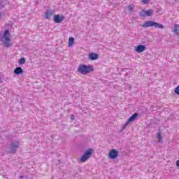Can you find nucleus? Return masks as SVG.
<instances>
[{"label": "nucleus", "instance_id": "obj_13", "mask_svg": "<svg viewBox=\"0 0 179 179\" xmlns=\"http://www.w3.org/2000/svg\"><path fill=\"white\" fill-rule=\"evenodd\" d=\"M14 73L15 75H22V73H23V69L20 66L16 67L14 69Z\"/></svg>", "mask_w": 179, "mask_h": 179}, {"label": "nucleus", "instance_id": "obj_10", "mask_svg": "<svg viewBox=\"0 0 179 179\" xmlns=\"http://www.w3.org/2000/svg\"><path fill=\"white\" fill-rule=\"evenodd\" d=\"M136 52L141 54V52H143V51H146V46L143 45H138L136 47Z\"/></svg>", "mask_w": 179, "mask_h": 179}, {"label": "nucleus", "instance_id": "obj_21", "mask_svg": "<svg viewBox=\"0 0 179 179\" xmlns=\"http://www.w3.org/2000/svg\"><path fill=\"white\" fill-rule=\"evenodd\" d=\"M128 10H129V12H132V10H134V7L131 5H129Z\"/></svg>", "mask_w": 179, "mask_h": 179}, {"label": "nucleus", "instance_id": "obj_11", "mask_svg": "<svg viewBox=\"0 0 179 179\" xmlns=\"http://www.w3.org/2000/svg\"><path fill=\"white\" fill-rule=\"evenodd\" d=\"M88 58L91 61H96V59H99V54L94 53V52H92V53H90L89 55Z\"/></svg>", "mask_w": 179, "mask_h": 179}, {"label": "nucleus", "instance_id": "obj_18", "mask_svg": "<svg viewBox=\"0 0 179 179\" xmlns=\"http://www.w3.org/2000/svg\"><path fill=\"white\" fill-rule=\"evenodd\" d=\"M26 64V59L24 57H22L19 59V64L20 65H24Z\"/></svg>", "mask_w": 179, "mask_h": 179}, {"label": "nucleus", "instance_id": "obj_16", "mask_svg": "<svg viewBox=\"0 0 179 179\" xmlns=\"http://www.w3.org/2000/svg\"><path fill=\"white\" fill-rule=\"evenodd\" d=\"M74 43H75V38L70 37L69 38V47H72Z\"/></svg>", "mask_w": 179, "mask_h": 179}, {"label": "nucleus", "instance_id": "obj_27", "mask_svg": "<svg viewBox=\"0 0 179 179\" xmlns=\"http://www.w3.org/2000/svg\"><path fill=\"white\" fill-rule=\"evenodd\" d=\"M0 80H1V77H0Z\"/></svg>", "mask_w": 179, "mask_h": 179}, {"label": "nucleus", "instance_id": "obj_6", "mask_svg": "<svg viewBox=\"0 0 179 179\" xmlns=\"http://www.w3.org/2000/svg\"><path fill=\"white\" fill-rule=\"evenodd\" d=\"M64 20H65V16L62 15H61L59 14H55L53 17V22H55V23H62Z\"/></svg>", "mask_w": 179, "mask_h": 179}, {"label": "nucleus", "instance_id": "obj_14", "mask_svg": "<svg viewBox=\"0 0 179 179\" xmlns=\"http://www.w3.org/2000/svg\"><path fill=\"white\" fill-rule=\"evenodd\" d=\"M138 115H139V113H134L129 119L128 120L132 122L133 121H135L136 118H138Z\"/></svg>", "mask_w": 179, "mask_h": 179}, {"label": "nucleus", "instance_id": "obj_19", "mask_svg": "<svg viewBox=\"0 0 179 179\" xmlns=\"http://www.w3.org/2000/svg\"><path fill=\"white\" fill-rule=\"evenodd\" d=\"M129 122H131V121H129L128 119L126 123L123 125L122 129H127V127H128V125L129 124Z\"/></svg>", "mask_w": 179, "mask_h": 179}, {"label": "nucleus", "instance_id": "obj_20", "mask_svg": "<svg viewBox=\"0 0 179 179\" xmlns=\"http://www.w3.org/2000/svg\"><path fill=\"white\" fill-rule=\"evenodd\" d=\"M174 92H175L176 94H178V96H179V85H178V86L175 88Z\"/></svg>", "mask_w": 179, "mask_h": 179}, {"label": "nucleus", "instance_id": "obj_22", "mask_svg": "<svg viewBox=\"0 0 179 179\" xmlns=\"http://www.w3.org/2000/svg\"><path fill=\"white\" fill-rule=\"evenodd\" d=\"M143 3H148L149 2V0H142Z\"/></svg>", "mask_w": 179, "mask_h": 179}, {"label": "nucleus", "instance_id": "obj_15", "mask_svg": "<svg viewBox=\"0 0 179 179\" xmlns=\"http://www.w3.org/2000/svg\"><path fill=\"white\" fill-rule=\"evenodd\" d=\"M9 3L8 0H0V10L3 9L5 8V5Z\"/></svg>", "mask_w": 179, "mask_h": 179}, {"label": "nucleus", "instance_id": "obj_2", "mask_svg": "<svg viewBox=\"0 0 179 179\" xmlns=\"http://www.w3.org/2000/svg\"><path fill=\"white\" fill-rule=\"evenodd\" d=\"M140 26L141 27H144V29H148V27H155V29H157L158 27V29H164V25L152 20L146 21Z\"/></svg>", "mask_w": 179, "mask_h": 179}, {"label": "nucleus", "instance_id": "obj_12", "mask_svg": "<svg viewBox=\"0 0 179 179\" xmlns=\"http://www.w3.org/2000/svg\"><path fill=\"white\" fill-rule=\"evenodd\" d=\"M173 33L178 37H179V24H175L173 26Z\"/></svg>", "mask_w": 179, "mask_h": 179}, {"label": "nucleus", "instance_id": "obj_3", "mask_svg": "<svg viewBox=\"0 0 179 179\" xmlns=\"http://www.w3.org/2000/svg\"><path fill=\"white\" fill-rule=\"evenodd\" d=\"M19 145H20L19 141H13L8 147V155H15L17 152V149H19Z\"/></svg>", "mask_w": 179, "mask_h": 179}, {"label": "nucleus", "instance_id": "obj_4", "mask_svg": "<svg viewBox=\"0 0 179 179\" xmlns=\"http://www.w3.org/2000/svg\"><path fill=\"white\" fill-rule=\"evenodd\" d=\"M9 36H10V32L9 31V29L5 30L3 37L6 42L3 43V45L6 48H9V47H10V38H9Z\"/></svg>", "mask_w": 179, "mask_h": 179}, {"label": "nucleus", "instance_id": "obj_25", "mask_svg": "<svg viewBox=\"0 0 179 179\" xmlns=\"http://www.w3.org/2000/svg\"><path fill=\"white\" fill-rule=\"evenodd\" d=\"M23 178H24V176H19V179H23Z\"/></svg>", "mask_w": 179, "mask_h": 179}, {"label": "nucleus", "instance_id": "obj_23", "mask_svg": "<svg viewBox=\"0 0 179 179\" xmlns=\"http://www.w3.org/2000/svg\"><path fill=\"white\" fill-rule=\"evenodd\" d=\"M70 118L71 120H75V116L73 115H71Z\"/></svg>", "mask_w": 179, "mask_h": 179}, {"label": "nucleus", "instance_id": "obj_17", "mask_svg": "<svg viewBox=\"0 0 179 179\" xmlns=\"http://www.w3.org/2000/svg\"><path fill=\"white\" fill-rule=\"evenodd\" d=\"M157 136L159 142L163 143V138H162V131H160V129H159L158 133L157 134Z\"/></svg>", "mask_w": 179, "mask_h": 179}, {"label": "nucleus", "instance_id": "obj_8", "mask_svg": "<svg viewBox=\"0 0 179 179\" xmlns=\"http://www.w3.org/2000/svg\"><path fill=\"white\" fill-rule=\"evenodd\" d=\"M118 155H119V152L117 150L112 149L108 153V157L109 159H117V157H118Z\"/></svg>", "mask_w": 179, "mask_h": 179}, {"label": "nucleus", "instance_id": "obj_5", "mask_svg": "<svg viewBox=\"0 0 179 179\" xmlns=\"http://www.w3.org/2000/svg\"><path fill=\"white\" fill-rule=\"evenodd\" d=\"M93 155V149L90 148L87 151L85 152L83 155L80 158V162L85 163L88 159H90V156Z\"/></svg>", "mask_w": 179, "mask_h": 179}, {"label": "nucleus", "instance_id": "obj_26", "mask_svg": "<svg viewBox=\"0 0 179 179\" xmlns=\"http://www.w3.org/2000/svg\"><path fill=\"white\" fill-rule=\"evenodd\" d=\"M2 17V13H0V19Z\"/></svg>", "mask_w": 179, "mask_h": 179}, {"label": "nucleus", "instance_id": "obj_24", "mask_svg": "<svg viewBox=\"0 0 179 179\" xmlns=\"http://www.w3.org/2000/svg\"><path fill=\"white\" fill-rule=\"evenodd\" d=\"M176 166L179 168V159L176 161Z\"/></svg>", "mask_w": 179, "mask_h": 179}, {"label": "nucleus", "instance_id": "obj_1", "mask_svg": "<svg viewBox=\"0 0 179 179\" xmlns=\"http://www.w3.org/2000/svg\"><path fill=\"white\" fill-rule=\"evenodd\" d=\"M94 71V67L92 65L80 64L78 67V72L81 75H87Z\"/></svg>", "mask_w": 179, "mask_h": 179}, {"label": "nucleus", "instance_id": "obj_7", "mask_svg": "<svg viewBox=\"0 0 179 179\" xmlns=\"http://www.w3.org/2000/svg\"><path fill=\"white\" fill-rule=\"evenodd\" d=\"M139 15L140 16H141V17H146V16L150 17L152 16V15H153V10L152 9H149L148 10H142L141 12H139Z\"/></svg>", "mask_w": 179, "mask_h": 179}, {"label": "nucleus", "instance_id": "obj_9", "mask_svg": "<svg viewBox=\"0 0 179 179\" xmlns=\"http://www.w3.org/2000/svg\"><path fill=\"white\" fill-rule=\"evenodd\" d=\"M52 16H54V10H46L44 15V19H48V20H50Z\"/></svg>", "mask_w": 179, "mask_h": 179}]
</instances>
